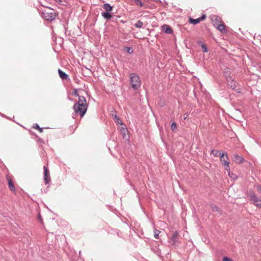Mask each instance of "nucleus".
I'll list each match as a JSON object with an SVG mask.
<instances>
[{"label":"nucleus","instance_id":"24","mask_svg":"<svg viewBox=\"0 0 261 261\" xmlns=\"http://www.w3.org/2000/svg\"><path fill=\"white\" fill-rule=\"evenodd\" d=\"M176 124L175 122H173L171 125V128L172 130H174L176 128Z\"/></svg>","mask_w":261,"mask_h":261},{"label":"nucleus","instance_id":"12","mask_svg":"<svg viewBox=\"0 0 261 261\" xmlns=\"http://www.w3.org/2000/svg\"><path fill=\"white\" fill-rule=\"evenodd\" d=\"M8 180V187L12 191H15V187L12 179L10 177H7Z\"/></svg>","mask_w":261,"mask_h":261},{"label":"nucleus","instance_id":"23","mask_svg":"<svg viewBox=\"0 0 261 261\" xmlns=\"http://www.w3.org/2000/svg\"><path fill=\"white\" fill-rule=\"evenodd\" d=\"M135 1L137 5L140 6V7H142L143 6V3L140 0H135Z\"/></svg>","mask_w":261,"mask_h":261},{"label":"nucleus","instance_id":"2","mask_svg":"<svg viewBox=\"0 0 261 261\" xmlns=\"http://www.w3.org/2000/svg\"><path fill=\"white\" fill-rule=\"evenodd\" d=\"M130 83L132 87L135 89H138L141 85V80L139 75L135 73H131L129 74Z\"/></svg>","mask_w":261,"mask_h":261},{"label":"nucleus","instance_id":"4","mask_svg":"<svg viewBox=\"0 0 261 261\" xmlns=\"http://www.w3.org/2000/svg\"><path fill=\"white\" fill-rule=\"evenodd\" d=\"M220 161L225 166V169L229 172V174H230V167L229 166L230 162L226 152H223L221 154Z\"/></svg>","mask_w":261,"mask_h":261},{"label":"nucleus","instance_id":"26","mask_svg":"<svg viewBox=\"0 0 261 261\" xmlns=\"http://www.w3.org/2000/svg\"><path fill=\"white\" fill-rule=\"evenodd\" d=\"M223 261H233L232 259L228 257H224L223 258Z\"/></svg>","mask_w":261,"mask_h":261},{"label":"nucleus","instance_id":"10","mask_svg":"<svg viewBox=\"0 0 261 261\" xmlns=\"http://www.w3.org/2000/svg\"><path fill=\"white\" fill-rule=\"evenodd\" d=\"M162 30L165 32L166 34H171L173 33V30L171 27L167 24H164L161 27Z\"/></svg>","mask_w":261,"mask_h":261},{"label":"nucleus","instance_id":"31","mask_svg":"<svg viewBox=\"0 0 261 261\" xmlns=\"http://www.w3.org/2000/svg\"><path fill=\"white\" fill-rule=\"evenodd\" d=\"M218 153H219V152H218V151H217L216 153H215L214 155H215V156H217V154H218Z\"/></svg>","mask_w":261,"mask_h":261},{"label":"nucleus","instance_id":"30","mask_svg":"<svg viewBox=\"0 0 261 261\" xmlns=\"http://www.w3.org/2000/svg\"><path fill=\"white\" fill-rule=\"evenodd\" d=\"M123 133H125L126 132V129L125 128H123Z\"/></svg>","mask_w":261,"mask_h":261},{"label":"nucleus","instance_id":"32","mask_svg":"<svg viewBox=\"0 0 261 261\" xmlns=\"http://www.w3.org/2000/svg\"><path fill=\"white\" fill-rule=\"evenodd\" d=\"M187 115H186V116H184V119H186L187 118Z\"/></svg>","mask_w":261,"mask_h":261},{"label":"nucleus","instance_id":"16","mask_svg":"<svg viewBox=\"0 0 261 261\" xmlns=\"http://www.w3.org/2000/svg\"><path fill=\"white\" fill-rule=\"evenodd\" d=\"M224 75L225 76L227 81L229 82V79H232L231 76H230V72L228 69L225 70Z\"/></svg>","mask_w":261,"mask_h":261},{"label":"nucleus","instance_id":"13","mask_svg":"<svg viewBox=\"0 0 261 261\" xmlns=\"http://www.w3.org/2000/svg\"><path fill=\"white\" fill-rule=\"evenodd\" d=\"M228 86L232 89H235L237 87L236 83L233 81L232 79H229V82L227 81Z\"/></svg>","mask_w":261,"mask_h":261},{"label":"nucleus","instance_id":"22","mask_svg":"<svg viewBox=\"0 0 261 261\" xmlns=\"http://www.w3.org/2000/svg\"><path fill=\"white\" fill-rule=\"evenodd\" d=\"M160 233V231L158 230H154V237L156 239H158L159 238V233Z\"/></svg>","mask_w":261,"mask_h":261},{"label":"nucleus","instance_id":"27","mask_svg":"<svg viewBox=\"0 0 261 261\" xmlns=\"http://www.w3.org/2000/svg\"><path fill=\"white\" fill-rule=\"evenodd\" d=\"M126 51H127V53L131 54L133 52V49L130 47H127Z\"/></svg>","mask_w":261,"mask_h":261},{"label":"nucleus","instance_id":"18","mask_svg":"<svg viewBox=\"0 0 261 261\" xmlns=\"http://www.w3.org/2000/svg\"><path fill=\"white\" fill-rule=\"evenodd\" d=\"M102 16L106 19H110L112 16L109 12H102L101 13Z\"/></svg>","mask_w":261,"mask_h":261},{"label":"nucleus","instance_id":"33","mask_svg":"<svg viewBox=\"0 0 261 261\" xmlns=\"http://www.w3.org/2000/svg\"><path fill=\"white\" fill-rule=\"evenodd\" d=\"M216 209L217 210L218 208L217 207H216Z\"/></svg>","mask_w":261,"mask_h":261},{"label":"nucleus","instance_id":"5","mask_svg":"<svg viewBox=\"0 0 261 261\" xmlns=\"http://www.w3.org/2000/svg\"><path fill=\"white\" fill-rule=\"evenodd\" d=\"M250 201L257 207L261 208V199L257 197L254 193H248Z\"/></svg>","mask_w":261,"mask_h":261},{"label":"nucleus","instance_id":"19","mask_svg":"<svg viewBox=\"0 0 261 261\" xmlns=\"http://www.w3.org/2000/svg\"><path fill=\"white\" fill-rule=\"evenodd\" d=\"M114 121H115V122H116V123H117L118 124H120L121 125L123 124V123H122L121 120H120V119L116 115H115L114 116Z\"/></svg>","mask_w":261,"mask_h":261},{"label":"nucleus","instance_id":"9","mask_svg":"<svg viewBox=\"0 0 261 261\" xmlns=\"http://www.w3.org/2000/svg\"><path fill=\"white\" fill-rule=\"evenodd\" d=\"M205 19V16L204 15H203L201 17L197 18V19H193L190 18L189 19V22L190 23L193 24H196L200 22V21L203 20Z\"/></svg>","mask_w":261,"mask_h":261},{"label":"nucleus","instance_id":"21","mask_svg":"<svg viewBox=\"0 0 261 261\" xmlns=\"http://www.w3.org/2000/svg\"><path fill=\"white\" fill-rule=\"evenodd\" d=\"M33 127L35 129H38L40 133L42 132L43 131V128H40L39 126V125L38 124H35Z\"/></svg>","mask_w":261,"mask_h":261},{"label":"nucleus","instance_id":"3","mask_svg":"<svg viewBox=\"0 0 261 261\" xmlns=\"http://www.w3.org/2000/svg\"><path fill=\"white\" fill-rule=\"evenodd\" d=\"M42 17L47 21H51L56 17V13L54 10L50 8H46L43 11Z\"/></svg>","mask_w":261,"mask_h":261},{"label":"nucleus","instance_id":"15","mask_svg":"<svg viewBox=\"0 0 261 261\" xmlns=\"http://www.w3.org/2000/svg\"><path fill=\"white\" fill-rule=\"evenodd\" d=\"M217 29L219 30L220 32L222 33L225 32V25L223 22L221 24H218L217 27H216Z\"/></svg>","mask_w":261,"mask_h":261},{"label":"nucleus","instance_id":"7","mask_svg":"<svg viewBox=\"0 0 261 261\" xmlns=\"http://www.w3.org/2000/svg\"><path fill=\"white\" fill-rule=\"evenodd\" d=\"M44 173V180L45 184H48L50 181L49 173L47 168L46 167L43 168Z\"/></svg>","mask_w":261,"mask_h":261},{"label":"nucleus","instance_id":"6","mask_svg":"<svg viewBox=\"0 0 261 261\" xmlns=\"http://www.w3.org/2000/svg\"><path fill=\"white\" fill-rule=\"evenodd\" d=\"M212 20L215 27H217L218 24L223 22L221 18L216 15L212 16Z\"/></svg>","mask_w":261,"mask_h":261},{"label":"nucleus","instance_id":"28","mask_svg":"<svg viewBox=\"0 0 261 261\" xmlns=\"http://www.w3.org/2000/svg\"><path fill=\"white\" fill-rule=\"evenodd\" d=\"M74 95L75 96H77L79 97V96H80L78 94H77V91L76 90H75L74 91Z\"/></svg>","mask_w":261,"mask_h":261},{"label":"nucleus","instance_id":"14","mask_svg":"<svg viewBox=\"0 0 261 261\" xmlns=\"http://www.w3.org/2000/svg\"><path fill=\"white\" fill-rule=\"evenodd\" d=\"M58 71L61 79H62V80H66L67 79L68 75L66 74L63 71H62L61 69H59Z\"/></svg>","mask_w":261,"mask_h":261},{"label":"nucleus","instance_id":"25","mask_svg":"<svg viewBox=\"0 0 261 261\" xmlns=\"http://www.w3.org/2000/svg\"><path fill=\"white\" fill-rule=\"evenodd\" d=\"M201 47H202V49H203V52H204V53H206V52H207V51H208L207 49V48H206V46L205 45L202 44V45H201Z\"/></svg>","mask_w":261,"mask_h":261},{"label":"nucleus","instance_id":"29","mask_svg":"<svg viewBox=\"0 0 261 261\" xmlns=\"http://www.w3.org/2000/svg\"><path fill=\"white\" fill-rule=\"evenodd\" d=\"M257 191L261 193V187H257Z\"/></svg>","mask_w":261,"mask_h":261},{"label":"nucleus","instance_id":"17","mask_svg":"<svg viewBox=\"0 0 261 261\" xmlns=\"http://www.w3.org/2000/svg\"><path fill=\"white\" fill-rule=\"evenodd\" d=\"M103 8L106 11V12H109L111 11L112 10V9H113L112 7L111 6L108 4H104L103 6Z\"/></svg>","mask_w":261,"mask_h":261},{"label":"nucleus","instance_id":"11","mask_svg":"<svg viewBox=\"0 0 261 261\" xmlns=\"http://www.w3.org/2000/svg\"><path fill=\"white\" fill-rule=\"evenodd\" d=\"M178 239V232L176 231L173 232L172 236L170 238V240L172 242L173 245H175L177 240Z\"/></svg>","mask_w":261,"mask_h":261},{"label":"nucleus","instance_id":"1","mask_svg":"<svg viewBox=\"0 0 261 261\" xmlns=\"http://www.w3.org/2000/svg\"><path fill=\"white\" fill-rule=\"evenodd\" d=\"M88 108V103L84 96H79L76 103L73 106V110L76 114H79L83 117L85 114Z\"/></svg>","mask_w":261,"mask_h":261},{"label":"nucleus","instance_id":"8","mask_svg":"<svg viewBox=\"0 0 261 261\" xmlns=\"http://www.w3.org/2000/svg\"><path fill=\"white\" fill-rule=\"evenodd\" d=\"M232 160L237 164H241L244 161L243 158L237 154H234L233 155Z\"/></svg>","mask_w":261,"mask_h":261},{"label":"nucleus","instance_id":"20","mask_svg":"<svg viewBox=\"0 0 261 261\" xmlns=\"http://www.w3.org/2000/svg\"><path fill=\"white\" fill-rule=\"evenodd\" d=\"M143 23L142 21L138 20L135 23V26L137 28H140L143 26Z\"/></svg>","mask_w":261,"mask_h":261}]
</instances>
